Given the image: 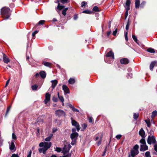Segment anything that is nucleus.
I'll use <instances>...</instances> for the list:
<instances>
[{
    "label": "nucleus",
    "mask_w": 157,
    "mask_h": 157,
    "mask_svg": "<svg viewBox=\"0 0 157 157\" xmlns=\"http://www.w3.org/2000/svg\"><path fill=\"white\" fill-rule=\"evenodd\" d=\"M14 140H12L11 144L9 145V148L10 150H13L14 149L15 146L14 144Z\"/></svg>",
    "instance_id": "obj_17"
},
{
    "label": "nucleus",
    "mask_w": 157,
    "mask_h": 157,
    "mask_svg": "<svg viewBox=\"0 0 157 157\" xmlns=\"http://www.w3.org/2000/svg\"><path fill=\"white\" fill-rule=\"evenodd\" d=\"M38 33V31L37 30H35L34 31L32 34V35L33 37H35V35Z\"/></svg>",
    "instance_id": "obj_43"
},
{
    "label": "nucleus",
    "mask_w": 157,
    "mask_h": 157,
    "mask_svg": "<svg viewBox=\"0 0 157 157\" xmlns=\"http://www.w3.org/2000/svg\"><path fill=\"white\" fill-rule=\"evenodd\" d=\"M127 76L128 78H131L132 77V74L130 73H128Z\"/></svg>",
    "instance_id": "obj_48"
},
{
    "label": "nucleus",
    "mask_w": 157,
    "mask_h": 157,
    "mask_svg": "<svg viewBox=\"0 0 157 157\" xmlns=\"http://www.w3.org/2000/svg\"><path fill=\"white\" fill-rule=\"evenodd\" d=\"M87 127V125L86 124H83L82 125V127H83L84 129H85V128H86Z\"/></svg>",
    "instance_id": "obj_59"
},
{
    "label": "nucleus",
    "mask_w": 157,
    "mask_h": 157,
    "mask_svg": "<svg viewBox=\"0 0 157 157\" xmlns=\"http://www.w3.org/2000/svg\"><path fill=\"white\" fill-rule=\"evenodd\" d=\"M68 0H60L61 2L63 3L64 4L67 2Z\"/></svg>",
    "instance_id": "obj_53"
},
{
    "label": "nucleus",
    "mask_w": 157,
    "mask_h": 157,
    "mask_svg": "<svg viewBox=\"0 0 157 157\" xmlns=\"http://www.w3.org/2000/svg\"><path fill=\"white\" fill-rule=\"evenodd\" d=\"M40 75L41 77L42 78H45L46 77V72L43 71H41L40 72Z\"/></svg>",
    "instance_id": "obj_19"
},
{
    "label": "nucleus",
    "mask_w": 157,
    "mask_h": 157,
    "mask_svg": "<svg viewBox=\"0 0 157 157\" xmlns=\"http://www.w3.org/2000/svg\"><path fill=\"white\" fill-rule=\"evenodd\" d=\"M86 2L84 1L82 2L81 3L82 7H83L84 6H85L86 5Z\"/></svg>",
    "instance_id": "obj_60"
},
{
    "label": "nucleus",
    "mask_w": 157,
    "mask_h": 157,
    "mask_svg": "<svg viewBox=\"0 0 157 157\" xmlns=\"http://www.w3.org/2000/svg\"><path fill=\"white\" fill-rule=\"evenodd\" d=\"M64 8V6L60 5V4L59 3L57 7V9L59 10H60Z\"/></svg>",
    "instance_id": "obj_29"
},
{
    "label": "nucleus",
    "mask_w": 157,
    "mask_h": 157,
    "mask_svg": "<svg viewBox=\"0 0 157 157\" xmlns=\"http://www.w3.org/2000/svg\"><path fill=\"white\" fill-rule=\"evenodd\" d=\"M132 38L134 41L136 43L139 45H140V44L138 42V40L136 37L134 35H132Z\"/></svg>",
    "instance_id": "obj_28"
},
{
    "label": "nucleus",
    "mask_w": 157,
    "mask_h": 157,
    "mask_svg": "<svg viewBox=\"0 0 157 157\" xmlns=\"http://www.w3.org/2000/svg\"><path fill=\"white\" fill-rule=\"evenodd\" d=\"M44 22H45L44 20H40L38 24V25H42L44 24Z\"/></svg>",
    "instance_id": "obj_42"
},
{
    "label": "nucleus",
    "mask_w": 157,
    "mask_h": 157,
    "mask_svg": "<svg viewBox=\"0 0 157 157\" xmlns=\"http://www.w3.org/2000/svg\"><path fill=\"white\" fill-rule=\"evenodd\" d=\"M139 116V114L138 113H134L133 115V118L135 120H136L137 118H138Z\"/></svg>",
    "instance_id": "obj_33"
},
{
    "label": "nucleus",
    "mask_w": 157,
    "mask_h": 157,
    "mask_svg": "<svg viewBox=\"0 0 157 157\" xmlns=\"http://www.w3.org/2000/svg\"><path fill=\"white\" fill-rule=\"evenodd\" d=\"M130 0H127L125 3V9H127L128 10H129L130 9Z\"/></svg>",
    "instance_id": "obj_18"
},
{
    "label": "nucleus",
    "mask_w": 157,
    "mask_h": 157,
    "mask_svg": "<svg viewBox=\"0 0 157 157\" xmlns=\"http://www.w3.org/2000/svg\"><path fill=\"white\" fill-rule=\"evenodd\" d=\"M42 63L45 66L47 67H49L50 65V63L48 62H43Z\"/></svg>",
    "instance_id": "obj_32"
},
{
    "label": "nucleus",
    "mask_w": 157,
    "mask_h": 157,
    "mask_svg": "<svg viewBox=\"0 0 157 157\" xmlns=\"http://www.w3.org/2000/svg\"><path fill=\"white\" fill-rule=\"evenodd\" d=\"M32 153V151L31 150H30L27 155V157H31Z\"/></svg>",
    "instance_id": "obj_55"
},
{
    "label": "nucleus",
    "mask_w": 157,
    "mask_h": 157,
    "mask_svg": "<svg viewBox=\"0 0 157 157\" xmlns=\"http://www.w3.org/2000/svg\"><path fill=\"white\" fill-rule=\"evenodd\" d=\"M68 82L70 84H73L75 82V79L72 78H70L68 80Z\"/></svg>",
    "instance_id": "obj_27"
},
{
    "label": "nucleus",
    "mask_w": 157,
    "mask_h": 157,
    "mask_svg": "<svg viewBox=\"0 0 157 157\" xmlns=\"http://www.w3.org/2000/svg\"><path fill=\"white\" fill-rule=\"evenodd\" d=\"M44 150V147H43L42 148H39V151L40 153H41L42 152L43 153Z\"/></svg>",
    "instance_id": "obj_52"
},
{
    "label": "nucleus",
    "mask_w": 157,
    "mask_h": 157,
    "mask_svg": "<svg viewBox=\"0 0 157 157\" xmlns=\"http://www.w3.org/2000/svg\"><path fill=\"white\" fill-rule=\"evenodd\" d=\"M53 134H50L49 136L47 137L45 139V140L46 141H50L51 140V139L52 138V137L53 136Z\"/></svg>",
    "instance_id": "obj_23"
},
{
    "label": "nucleus",
    "mask_w": 157,
    "mask_h": 157,
    "mask_svg": "<svg viewBox=\"0 0 157 157\" xmlns=\"http://www.w3.org/2000/svg\"><path fill=\"white\" fill-rule=\"evenodd\" d=\"M126 11L125 13V19H126L127 17L128 16V11L129 10H128L127 9H126Z\"/></svg>",
    "instance_id": "obj_51"
},
{
    "label": "nucleus",
    "mask_w": 157,
    "mask_h": 157,
    "mask_svg": "<svg viewBox=\"0 0 157 157\" xmlns=\"http://www.w3.org/2000/svg\"><path fill=\"white\" fill-rule=\"evenodd\" d=\"M51 97V95L48 93H46L45 95V99L44 100V102L47 105L50 101Z\"/></svg>",
    "instance_id": "obj_7"
},
{
    "label": "nucleus",
    "mask_w": 157,
    "mask_h": 157,
    "mask_svg": "<svg viewBox=\"0 0 157 157\" xmlns=\"http://www.w3.org/2000/svg\"><path fill=\"white\" fill-rule=\"evenodd\" d=\"M154 150L157 152V144H155L154 145Z\"/></svg>",
    "instance_id": "obj_63"
},
{
    "label": "nucleus",
    "mask_w": 157,
    "mask_h": 157,
    "mask_svg": "<svg viewBox=\"0 0 157 157\" xmlns=\"http://www.w3.org/2000/svg\"><path fill=\"white\" fill-rule=\"evenodd\" d=\"M11 108V106H9L8 107L6 111V116L7 115V114H8V113L9 112Z\"/></svg>",
    "instance_id": "obj_35"
},
{
    "label": "nucleus",
    "mask_w": 157,
    "mask_h": 157,
    "mask_svg": "<svg viewBox=\"0 0 157 157\" xmlns=\"http://www.w3.org/2000/svg\"><path fill=\"white\" fill-rule=\"evenodd\" d=\"M78 136V133L73 132L71 134L70 137L72 141H76Z\"/></svg>",
    "instance_id": "obj_6"
},
{
    "label": "nucleus",
    "mask_w": 157,
    "mask_h": 157,
    "mask_svg": "<svg viewBox=\"0 0 157 157\" xmlns=\"http://www.w3.org/2000/svg\"><path fill=\"white\" fill-rule=\"evenodd\" d=\"M139 134L141 136L142 138H145V132L142 128H141L139 132Z\"/></svg>",
    "instance_id": "obj_14"
},
{
    "label": "nucleus",
    "mask_w": 157,
    "mask_h": 157,
    "mask_svg": "<svg viewBox=\"0 0 157 157\" xmlns=\"http://www.w3.org/2000/svg\"><path fill=\"white\" fill-rule=\"evenodd\" d=\"M58 98L63 103V102L64 101V100L63 97L62 96H59V92L58 93Z\"/></svg>",
    "instance_id": "obj_26"
},
{
    "label": "nucleus",
    "mask_w": 157,
    "mask_h": 157,
    "mask_svg": "<svg viewBox=\"0 0 157 157\" xmlns=\"http://www.w3.org/2000/svg\"><path fill=\"white\" fill-rule=\"evenodd\" d=\"M72 110L74 112H79V110L75 108L74 107L73 108Z\"/></svg>",
    "instance_id": "obj_58"
},
{
    "label": "nucleus",
    "mask_w": 157,
    "mask_h": 157,
    "mask_svg": "<svg viewBox=\"0 0 157 157\" xmlns=\"http://www.w3.org/2000/svg\"><path fill=\"white\" fill-rule=\"evenodd\" d=\"M93 118L92 117H89L88 120L89 122L91 123L93 121Z\"/></svg>",
    "instance_id": "obj_56"
},
{
    "label": "nucleus",
    "mask_w": 157,
    "mask_h": 157,
    "mask_svg": "<svg viewBox=\"0 0 157 157\" xmlns=\"http://www.w3.org/2000/svg\"><path fill=\"white\" fill-rule=\"evenodd\" d=\"M56 151L58 152H60L61 151V149L60 148L57 147Z\"/></svg>",
    "instance_id": "obj_47"
},
{
    "label": "nucleus",
    "mask_w": 157,
    "mask_h": 157,
    "mask_svg": "<svg viewBox=\"0 0 157 157\" xmlns=\"http://www.w3.org/2000/svg\"><path fill=\"white\" fill-rule=\"evenodd\" d=\"M129 21H128L126 25V26L125 29L126 30H128L129 29Z\"/></svg>",
    "instance_id": "obj_49"
},
{
    "label": "nucleus",
    "mask_w": 157,
    "mask_h": 157,
    "mask_svg": "<svg viewBox=\"0 0 157 157\" xmlns=\"http://www.w3.org/2000/svg\"><path fill=\"white\" fill-rule=\"evenodd\" d=\"M52 100L53 101L56 102L58 101V99L57 98L53 97L52 98Z\"/></svg>",
    "instance_id": "obj_46"
},
{
    "label": "nucleus",
    "mask_w": 157,
    "mask_h": 157,
    "mask_svg": "<svg viewBox=\"0 0 157 157\" xmlns=\"http://www.w3.org/2000/svg\"><path fill=\"white\" fill-rule=\"evenodd\" d=\"M66 11L63 10L62 11V13L64 16H65L66 14Z\"/></svg>",
    "instance_id": "obj_62"
},
{
    "label": "nucleus",
    "mask_w": 157,
    "mask_h": 157,
    "mask_svg": "<svg viewBox=\"0 0 157 157\" xmlns=\"http://www.w3.org/2000/svg\"><path fill=\"white\" fill-rule=\"evenodd\" d=\"M145 122L146 123V124L147 125V127H150V126H151V123H150V121L149 120H148V121L145 120Z\"/></svg>",
    "instance_id": "obj_38"
},
{
    "label": "nucleus",
    "mask_w": 157,
    "mask_h": 157,
    "mask_svg": "<svg viewBox=\"0 0 157 157\" xmlns=\"http://www.w3.org/2000/svg\"><path fill=\"white\" fill-rule=\"evenodd\" d=\"M69 150H68V149L67 148V147H66L65 146H64L62 150V152L63 153V154H65L69 152Z\"/></svg>",
    "instance_id": "obj_24"
},
{
    "label": "nucleus",
    "mask_w": 157,
    "mask_h": 157,
    "mask_svg": "<svg viewBox=\"0 0 157 157\" xmlns=\"http://www.w3.org/2000/svg\"><path fill=\"white\" fill-rule=\"evenodd\" d=\"M148 149V146L146 144H142L140 145V151H145Z\"/></svg>",
    "instance_id": "obj_13"
},
{
    "label": "nucleus",
    "mask_w": 157,
    "mask_h": 157,
    "mask_svg": "<svg viewBox=\"0 0 157 157\" xmlns=\"http://www.w3.org/2000/svg\"><path fill=\"white\" fill-rule=\"evenodd\" d=\"M146 2H143L140 4V7H143L144 6Z\"/></svg>",
    "instance_id": "obj_61"
},
{
    "label": "nucleus",
    "mask_w": 157,
    "mask_h": 157,
    "mask_svg": "<svg viewBox=\"0 0 157 157\" xmlns=\"http://www.w3.org/2000/svg\"><path fill=\"white\" fill-rule=\"evenodd\" d=\"M145 138H142L140 140V143L142 144H146V141L145 140Z\"/></svg>",
    "instance_id": "obj_30"
},
{
    "label": "nucleus",
    "mask_w": 157,
    "mask_h": 157,
    "mask_svg": "<svg viewBox=\"0 0 157 157\" xmlns=\"http://www.w3.org/2000/svg\"><path fill=\"white\" fill-rule=\"evenodd\" d=\"M11 157H19L17 154H13L12 155Z\"/></svg>",
    "instance_id": "obj_57"
},
{
    "label": "nucleus",
    "mask_w": 157,
    "mask_h": 157,
    "mask_svg": "<svg viewBox=\"0 0 157 157\" xmlns=\"http://www.w3.org/2000/svg\"><path fill=\"white\" fill-rule=\"evenodd\" d=\"M157 64V61H154L152 62L150 64V69L151 71H153V68Z\"/></svg>",
    "instance_id": "obj_15"
},
{
    "label": "nucleus",
    "mask_w": 157,
    "mask_h": 157,
    "mask_svg": "<svg viewBox=\"0 0 157 157\" xmlns=\"http://www.w3.org/2000/svg\"><path fill=\"white\" fill-rule=\"evenodd\" d=\"M117 28H116L115 29V30L114 31H113V35L114 36H116V35L117 33Z\"/></svg>",
    "instance_id": "obj_50"
},
{
    "label": "nucleus",
    "mask_w": 157,
    "mask_h": 157,
    "mask_svg": "<svg viewBox=\"0 0 157 157\" xmlns=\"http://www.w3.org/2000/svg\"><path fill=\"white\" fill-rule=\"evenodd\" d=\"M1 12L3 17L5 19H8L10 16V9L8 7H4L2 8L1 9Z\"/></svg>",
    "instance_id": "obj_1"
},
{
    "label": "nucleus",
    "mask_w": 157,
    "mask_h": 157,
    "mask_svg": "<svg viewBox=\"0 0 157 157\" xmlns=\"http://www.w3.org/2000/svg\"><path fill=\"white\" fill-rule=\"evenodd\" d=\"M131 155H129L128 157H130L131 156L132 157H135V156L137 155L139 153V151H135V150H131Z\"/></svg>",
    "instance_id": "obj_8"
},
{
    "label": "nucleus",
    "mask_w": 157,
    "mask_h": 157,
    "mask_svg": "<svg viewBox=\"0 0 157 157\" xmlns=\"http://www.w3.org/2000/svg\"><path fill=\"white\" fill-rule=\"evenodd\" d=\"M52 83L51 87L52 89H53L56 86L57 84L58 81L56 80H52L51 81Z\"/></svg>",
    "instance_id": "obj_16"
},
{
    "label": "nucleus",
    "mask_w": 157,
    "mask_h": 157,
    "mask_svg": "<svg viewBox=\"0 0 157 157\" xmlns=\"http://www.w3.org/2000/svg\"><path fill=\"white\" fill-rule=\"evenodd\" d=\"M38 86L36 85H34L32 86V88L33 90H35L37 89Z\"/></svg>",
    "instance_id": "obj_41"
},
{
    "label": "nucleus",
    "mask_w": 157,
    "mask_h": 157,
    "mask_svg": "<svg viewBox=\"0 0 157 157\" xmlns=\"http://www.w3.org/2000/svg\"><path fill=\"white\" fill-rule=\"evenodd\" d=\"M93 10L95 12H97L99 11L98 8L97 6H94L93 9Z\"/></svg>",
    "instance_id": "obj_36"
},
{
    "label": "nucleus",
    "mask_w": 157,
    "mask_h": 157,
    "mask_svg": "<svg viewBox=\"0 0 157 157\" xmlns=\"http://www.w3.org/2000/svg\"><path fill=\"white\" fill-rule=\"evenodd\" d=\"M71 119L72 125L75 126L76 128L77 131H78L80 129V126L79 124L75 120H73L72 118H71Z\"/></svg>",
    "instance_id": "obj_5"
},
{
    "label": "nucleus",
    "mask_w": 157,
    "mask_h": 157,
    "mask_svg": "<svg viewBox=\"0 0 157 157\" xmlns=\"http://www.w3.org/2000/svg\"><path fill=\"white\" fill-rule=\"evenodd\" d=\"M128 32H127L125 33V39L126 41L128 40Z\"/></svg>",
    "instance_id": "obj_44"
},
{
    "label": "nucleus",
    "mask_w": 157,
    "mask_h": 157,
    "mask_svg": "<svg viewBox=\"0 0 157 157\" xmlns=\"http://www.w3.org/2000/svg\"><path fill=\"white\" fill-rule=\"evenodd\" d=\"M102 138V136H101L100 137V140H99V141L98 142H97V144L98 146H99V145H100L101 144Z\"/></svg>",
    "instance_id": "obj_37"
},
{
    "label": "nucleus",
    "mask_w": 157,
    "mask_h": 157,
    "mask_svg": "<svg viewBox=\"0 0 157 157\" xmlns=\"http://www.w3.org/2000/svg\"><path fill=\"white\" fill-rule=\"evenodd\" d=\"M106 56L107 57H111L113 59V60L114 59V53L111 51H109L106 54Z\"/></svg>",
    "instance_id": "obj_11"
},
{
    "label": "nucleus",
    "mask_w": 157,
    "mask_h": 157,
    "mask_svg": "<svg viewBox=\"0 0 157 157\" xmlns=\"http://www.w3.org/2000/svg\"><path fill=\"white\" fill-rule=\"evenodd\" d=\"M157 116V111L155 110L153 111L152 113V115L151 117L152 119H153L155 117Z\"/></svg>",
    "instance_id": "obj_21"
},
{
    "label": "nucleus",
    "mask_w": 157,
    "mask_h": 157,
    "mask_svg": "<svg viewBox=\"0 0 157 157\" xmlns=\"http://www.w3.org/2000/svg\"><path fill=\"white\" fill-rule=\"evenodd\" d=\"M62 88L65 93L69 94L70 93L69 89L67 86L63 85L62 86Z\"/></svg>",
    "instance_id": "obj_12"
},
{
    "label": "nucleus",
    "mask_w": 157,
    "mask_h": 157,
    "mask_svg": "<svg viewBox=\"0 0 157 157\" xmlns=\"http://www.w3.org/2000/svg\"><path fill=\"white\" fill-rule=\"evenodd\" d=\"M120 62L122 64H127L129 63V61L127 58H123L121 59Z\"/></svg>",
    "instance_id": "obj_10"
},
{
    "label": "nucleus",
    "mask_w": 157,
    "mask_h": 157,
    "mask_svg": "<svg viewBox=\"0 0 157 157\" xmlns=\"http://www.w3.org/2000/svg\"><path fill=\"white\" fill-rule=\"evenodd\" d=\"M147 51L151 53H154L155 52V50L152 48H149L147 50Z\"/></svg>",
    "instance_id": "obj_25"
},
{
    "label": "nucleus",
    "mask_w": 157,
    "mask_h": 157,
    "mask_svg": "<svg viewBox=\"0 0 157 157\" xmlns=\"http://www.w3.org/2000/svg\"><path fill=\"white\" fill-rule=\"evenodd\" d=\"M82 13L91 14L92 13V12L88 10H86L83 11Z\"/></svg>",
    "instance_id": "obj_31"
},
{
    "label": "nucleus",
    "mask_w": 157,
    "mask_h": 157,
    "mask_svg": "<svg viewBox=\"0 0 157 157\" xmlns=\"http://www.w3.org/2000/svg\"><path fill=\"white\" fill-rule=\"evenodd\" d=\"M3 59L4 62L6 63L10 62V60L8 57L5 54H3Z\"/></svg>",
    "instance_id": "obj_9"
},
{
    "label": "nucleus",
    "mask_w": 157,
    "mask_h": 157,
    "mask_svg": "<svg viewBox=\"0 0 157 157\" xmlns=\"http://www.w3.org/2000/svg\"><path fill=\"white\" fill-rule=\"evenodd\" d=\"M102 136L101 134H98L94 136V139L95 141H97L98 140H100V137Z\"/></svg>",
    "instance_id": "obj_20"
},
{
    "label": "nucleus",
    "mask_w": 157,
    "mask_h": 157,
    "mask_svg": "<svg viewBox=\"0 0 157 157\" xmlns=\"http://www.w3.org/2000/svg\"><path fill=\"white\" fill-rule=\"evenodd\" d=\"M121 135H117L116 136V138L118 140L120 139L121 138Z\"/></svg>",
    "instance_id": "obj_54"
},
{
    "label": "nucleus",
    "mask_w": 157,
    "mask_h": 157,
    "mask_svg": "<svg viewBox=\"0 0 157 157\" xmlns=\"http://www.w3.org/2000/svg\"><path fill=\"white\" fill-rule=\"evenodd\" d=\"M12 139L14 140H16L17 139V136L14 133H13L12 134Z\"/></svg>",
    "instance_id": "obj_40"
},
{
    "label": "nucleus",
    "mask_w": 157,
    "mask_h": 157,
    "mask_svg": "<svg viewBox=\"0 0 157 157\" xmlns=\"http://www.w3.org/2000/svg\"><path fill=\"white\" fill-rule=\"evenodd\" d=\"M139 147V146L138 145L136 144L133 147V150H135V151H138Z\"/></svg>",
    "instance_id": "obj_34"
},
{
    "label": "nucleus",
    "mask_w": 157,
    "mask_h": 157,
    "mask_svg": "<svg viewBox=\"0 0 157 157\" xmlns=\"http://www.w3.org/2000/svg\"><path fill=\"white\" fill-rule=\"evenodd\" d=\"M147 142L148 144H154L156 143V141L155 136H149L148 137Z\"/></svg>",
    "instance_id": "obj_4"
},
{
    "label": "nucleus",
    "mask_w": 157,
    "mask_h": 157,
    "mask_svg": "<svg viewBox=\"0 0 157 157\" xmlns=\"http://www.w3.org/2000/svg\"><path fill=\"white\" fill-rule=\"evenodd\" d=\"M146 157H151L150 153L149 151H147L145 153V154Z\"/></svg>",
    "instance_id": "obj_39"
},
{
    "label": "nucleus",
    "mask_w": 157,
    "mask_h": 157,
    "mask_svg": "<svg viewBox=\"0 0 157 157\" xmlns=\"http://www.w3.org/2000/svg\"><path fill=\"white\" fill-rule=\"evenodd\" d=\"M57 130V129L56 128H54L52 129V132L54 133Z\"/></svg>",
    "instance_id": "obj_64"
},
{
    "label": "nucleus",
    "mask_w": 157,
    "mask_h": 157,
    "mask_svg": "<svg viewBox=\"0 0 157 157\" xmlns=\"http://www.w3.org/2000/svg\"><path fill=\"white\" fill-rule=\"evenodd\" d=\"M51 145L52 143L51 142H41L39 144V146L40 147H43L44 149L43 154H46V151L51 147Z\"/></svg>",
    "instance_id": "obj_2"
},
{
    "label": "nucleus",
    "mask_w": 157,
    "mask_h": 157,
    "mask_svg": "<svg viewBox=\"0 0 157 157\" xmlns=\"http://www.w3.org/2000/svg\"><path fill=\"white\" fill-rule=\"evenodd\" d=\"M55 114L56 116L59 117H65L66 115V113L63 110L58 109L55 111Z\"/></svg>",
    "instance_id": "obj_3"
},
{
    "label": "nucleus",
    "mask_w": 157,
    "mask_h": 157,
    "mask_svg": "<svg viewBox=\"0 0 157 157\" xmlns=\"http://www.w3.org/2000/svg\"><path fill=\"white\" fill-rule=\"evenodd\" d=\"M66 147H67V148L68 149V150H70V149L71 148V146L70 144H68L67 145H66L64 146Z\"/></svg>",
    "instance_id": "obj_45"
},
{
    "label": "nucleus",
    "mask_w": 157,
    "mask_h": 157,
    "mask_svg": "<svg viewBox=\"0 0 157 157\" xmlns=\"http://www.w3.org/2000/svg\"><path fill=\"white\" fill-rule=\"evenodd\" d=\"M135 7L136 8H139L140 6V0H136Z\"/></svg>",
    "instance_id": "obj_22"
}]
</instances>
